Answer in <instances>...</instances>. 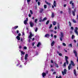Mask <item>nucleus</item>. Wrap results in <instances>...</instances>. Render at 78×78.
<instances>
[{"label":"nucleus","instance_id":"nucleus-23","mask_svg":"<svg viewBox=\"0 0 78 78\" xmlns=\"http://www.w3.org/2000/svg\"><path fill=\"white\" fill-rule=\"evenodd\" d=\"M45 2L46 3V4H47V5H50V3H48V2H47V1H45Z\"/></svg>","mask_w":78,"mask_h":78},{"label":"nucleus","instance_id":"nucleus-33","mask_svg":"<svg viewBox=\"0 0 78 78\" xmlns=\"http://www.w3.org/2000/svg\"><path fill=\"white\" fill-rule=\"evenodd\" d=\"M44 9H46L47 8V5H44Z\"/></svg>","mask_w":78,"mask_h":78},{"label":"nucleus","instance_id":"nucleus-53","mask_svg":"<svg viewBox=\"0 0 78 78\" xmlns=\"http://www.w3.org/2000/svg\"><path fill=\"white\" fill-rule=\"evenodd\" d=\"M54 37L55 39H56V35H55L54 36Z\"/></svg>","mask_w":78,"mask_h":78},{"label":"nucleus","instance_id":"nucleus-21","mask_svg":"<svg viewBox=\"0 0 78 78\" xmlns=\"http://www.w3.org/2000/svg\"><path fill=\"white\" fill-rule=\"evenodd\" d=\"M75 9H74V11H73L72 12H73V16H75Z\"/></svg>","mask_w":78,"mask_h":78},{"label":"nucleus","instance_id":"nucleus-24","mask_svg":"<svg viewBox=\"0 0 78 78\" xmlns=\"http://www.w3.org/2000/svg\"><path fill=\"white\" fill-rule=\"evenodd\" d=\"M65 58L66 61H67V59H69V58L68 57H67V56H65Z\"/></svg>","mask_w":78,"mask_h":78},{"label":"nucleus","instance_id":"nucleus-38","mask_svg":"<svg viewBox=\"0 0 78 78\" xmlns=\"http://www.w3.org/2000/svg\"><path fill=\"white\" fill-rule=\"evenodd\" d=\"M24 50H27V47L24 46Z\"/></svg>","mask_w":78,"mask_h":78},{"label":"nucleus","instance_id":"nucleus-12","mask_svg":"<svg viewBox=\"0 0 78 78\" xmlns=\"http://www.w3.org/2000/svg\"><path fill=\"white\" fill-rule=\"evenodd\" d=\"M73 51H74V53L75 54V56H76V57H77V53L76 52V51L74 50Z\"/></svg>","mask_w":78,"mask_h":78},{"label":"nucleus","instance_id":"nucleus-42","mask_svg":"<svg viewBox=\"0 0 78 78\" xmlns=\"http://www.w3.org/2000/svg\"><path fill=\"white\" fill-rule=\"evenodd\" d=\"M56 78H61V76H59V77L56 76Z\"/></svg>","mask_w":78,"mask_h":78},{"label":"nucleus","instance_id":"nucleus-4","mask_svg":"<svg viewBox=\"0 0 78 78\" xmlns=\"http://www.w3.org/2000/svg\"><path fill=\"white\" fill-rule=\"evenodd\" d=\"M67 72V70L66 69H64L63 71H62V73L63 75H66V72Z\"/></svg>","mask_w":78,"mask_h":78},{"label":"nucleus","instance_id":"nucleus-11","mask_svg":"<svg viewBox=\"0 0 78 78\" xmlns=\"http://www.w3.org/2000/svg\"><path fill=\"white\" fill-rule=\"evenodd\" d=\"M28 54H26L25 56L24 59L25 60H27V58H28Z\"/></svg>","mask_w":78,"mask_h":78},{"label":"nucleus","instance_id":"nucleus-45","mask_svg":"<svg viewBox=\"0 0 78 78\" xmlns=\"http://www.w3.org/2000/svg\"><path fill=\"white\" fill-rule=\"evenodd\" d=\"M66 61V64L67 65L69 64V62H68V60Z\"/></svg>","mask_w":78,"mask_h":78},{"label":"nucleus","instance_id":"nucleus-7","mask_svg":"<svg viewBox=\"0 0 78 78\" xmlns=\"http://www.w3.org/2000/svg\"><path fill=\"white\" fill-rule=\"evenodd\" d=\"M73 73L74 74V75H75V76H77L78 75V74L76 73V70L75 69H74L73 71Z\"/></svg>","mask_w":78,"mask_h":78},{"label":"nucleus","instance_id":"nucleus-61","mask_svg":"<svg viewBox=\"0 0 78 78\" xmlns=\"http://www.w3.org/2000/svg\"><path fill=\"white\" fill-rule=\"evenodd\" d=\"M32 45L33 46H34V43L33 42L32 44Z\"/></svg>","mask_w":78,"mask_h":78},{"label":"nucleus","instance_id":"nucleus-56","mask_svg":"<svg viewBox=\"0 0 78 78\" xmlns=\"http://www.w3.org/2000/svg\"><path fill=\"white\" fill-rule=\"evenodd\" d=\"M21 36V34L19 33L18 34V36Z\"/></svg>","mask_w":78,"mask_h":78},{"label":"nucleus","instance_id":"nucleus-44","mask_svg":"<svg viewBox=\"0 0 78 78\" xmlns=\"http://www.w3.org/2000/svg\"><path fill=\"white\" fill-rule=\"evenodd\" d=\"M35 31L36 32H37V28H36V29L35 30Z\"/></svg>","mask_w":78,"mask_h":78},{"label":"nucleus","instance_id":"nucleus-13","mask_svg":"<svg viewBox=\"0 0 78 78\" xmlns=\"http://www.w3.org/2000/svg\"><path fill=\"white\" fill-rule=\"evenodd\" d=\"M71 65L72 64V66H75V64H74V63L73 62V61H71Z\"/></svg>","mask_w":78,"mask_h":78},{"label":"nucleus","instance_id":"nucleus-54","mask_svg":"<svg viewBox=\"0 0 78 78\" xmlns=\"http://www.w3.org/2000/svg\"><path fill=\"white\" fill-rule=\"evenodd\" d=\"M58 29H59V24H58Z\"/></svg>","mask_w":78,"mask_h":78},{"label":"nucleus","instance_id":"nucleus-14","mask_svg":"<svg viewBox=\"0 0 78 78\" xmlns=\"http://www.w3.org/2000/svg\"><path fill=\"white\" fill-rule=\"evenodd\" d=\"M16 38L17 39L18 41H20V38L19 36H17Z\"/></svg>","mask_w":78,"mask_h":78},{"label":"nucleus","instance_id":"nucleus-48","mask_svg":"<svg viewBox=\"0 0 78 78\" xmlns=\"http://www.w3.org/2000/svg\"><path fill=\"white\" fill-rule=\"evenodd\" d=\"M40 2H38V5L39 6L40 5Z\"/></svg>","mask_w":78,"mask_h":78},{"label":"nucleus","instance_id":"nucleus-6","mask_svg":"<svg viewBox=\"0 0 78 78\" xmlns=\"http://www.w3.org/2000/svg\"><path fill=\"white\" fill-rule=\"evenodd\" d=\"M29 34L30 35L29 36V38L30 39H31V37L33 36V35L32 34V33H31V32H30Z\"/></svg>","mask_w":78,"mask_h":78},{"label":"nucleus","instance_id":"nucleus-43","mask_svg":"<svg viewBox=\"0 0 78 78\" xmlns=\"http://www.w3.org/2000/svg\"><path fill=\"white\" fill-rule=\"evenodd\" d=\"M37 19H36L35 20V23H37Z\"/></svg>","mask_w":78,"mask_h":78},{"label":"nucleus","instance_id":"nucleus-39","mask_svg":"<svg viewBox=\"0 0 78 78\" xmlns=\"http://www.w3.org/2000/svg\"><path fill=\"white\" fill-rule=\"evenodd\" d=\"M55 67H57V68L58 67V65L57 64H55Z\"/></svg>","mask_w":78,"mask_h":78},{"label":"nucleus","instance_id":"nucleus-31","mask_svg":"<svg viewBox=\"0 0 78 78\" xmlns=\"http://www.w3.org/2000/svg\"><path fill=\"white\" fill-rule=\"evenodd\" d=\"M75 36H74V35H72V39H74V38H75Z\"/></svg>","mask_w":78,"mask_h":78},{"label":"nucleus","instance_id":"nucleus-27","mask_svg":"<svg viewBox=\"0 0 78 78\" xmlns=\"http://www.w3.org/2000/svg\"><path fill=\"white\" fill-rule=\"evenodd\" d=\"M24 23L25 25H26V24H27V21L25 20L24 22Z\"/></svg>","mask_w":78,"mask_h":78},{"label":"nucleus","instance_id":"nucleus-26","mask_svg":"<svg viewBox=\"0 0 78 78\" xmlns=\"http://www.w3.org/2000/svg\"><path fill=\"white\" fill-rule=\"evenodd\" d=\"M52 23L53 25H56V22L55 21H53Z\"/></svg>","mask_w":78,"mask_h":78},{"label":"nucleus","instance_id":"nucleus-16","mask_svg":"<svg viewBox=\"0 0 78 78\" xmlns=\"http://www.w3.org/2000/svg\"><path fill=\"white\" fill-rule=\"evenodd\" d=\"M18 26H16L15 27H12V29L13 30V29H14L15 30H16V29H17V28H18Z\"/></svg>","mask_w":78,"mask_h":78},{"label":"nucleus","instance_id":"nucleus-15","mask_svg":"<svg viewBox=\"0 0 78 78\" xmlns=\"http://www.w3.org/2000/svg\"><path fill=\"white\" fill-rule=\"evenodd\" d=\"M54 44H55V41H53L52 42H51V45L52 47H53V46L54 45Z\"/></svg>","mask_w":78,"mask_h":78},{"label":"nucleus","instance_id":"nucleus-25","mask_svg":"<svg viewBox=\"0 0 78 78\" xmlns=\"http://www.w3.org/2000/svg\"><path fill=\"white\" fill-rule=\"evenodd\" d=\"M68 46L69 47H72V44H69Z\"/></svg>","mask_w":78,"mask_h":78},{"label":"nucleus","instance_id":"nucleus-58","mask_svg":"<svg viewBox=\"0 0 78 78\" xmlns=\"http://www.w3.org/2000/svg\"><path fill=\"white\" fill-rule=\"evenodd\" d=\"M31 38H29V42H30V41H31Z\"/></svg>","mask_w":78,"mask_h":78},{"label":"nucleus","instance_id":"nucleus-51","mask_svg":"<svg viewBox=\"0 0 78 78\" xmlns=\"http://www.w3.org/2000/svg\"><path fill=\"white\" fill-rule=\"evenodd\" d=\"M58 55L59 56H62V54L61 53H59L58 54Z\"/></svg>","mask_w":78,"mask_h":78},{"label":"nucleus","instance_id":"nucleus-37","mask_svg":"<svg viewBox=\"0 0 78 78\" xmlns=\"http://www.w3.org/2000/svg\"><path fill=\"white\" fill-rule=\"evenodd\" d=\"M30 1H31V0H27V2L28 3V4H30V3H29V2H30Z\"/></svg>","mask_w":78,"mask_h":78},{"label":"nucleus","instance_id":"nucleus-8","mask_svg":"<svg viewBox=\"0 0 78 78\" xmlns=\"http://www.w3.org/2000/svg\"><path fill=\"white\" fill-rule=\"evenodd\" d=\"M30 27H33V26H34V23H32L31 22H30Z\"/></svg>","mask_w":78,"mask_h":78},{"label":"nucleus","instance_id":"nucleus-50","mask_svg":"<svg viewBox=\"0 0 78 78\" xmlns=\"http://www.w3.org/2000/svg\"><path fill=\"white\" fill-rule=\"evenodd\" d=\"M20 41H21V42H23V38H21Z\"/></svg>","mask_w":78,"mask_h":78},{"label":"nucleus","instance_id":"nucleus-35","mask_svg":"<svg viewBox=\"0 0 78 78\" xmlns=\"http://www.w3.org/2000/svg\"><path fill=\"white\" fill-rule=\"evenodd\" d=\"M63 66L64 67H66V62H64V64L63 65Z\"/></svg>","mask_w":78,"mask_h":78},{"label":"nucleus","instance_id":"nucleus-36","mask_svg":"<svg viewBox=\"0 0 78 78\" xmlns=\"http://www.w3.org/2000/svg\"><path fill=\"white\" fill-rule=\"evenodd\" d=\"M52 27V24H51L50 25V26L49 27V29H50V28H51Z\"/></svg>","mask_w":78,"mask_h":78},{"label":"nucleus","instance_id":"nucleus-34","mask_svg":"<svg viewBox=\"0 0 78 78\" xmlns=\"http://www.w3.org/2000/svg\"><path fill=\"white\" fill-rule=\"evenodd\" d=\"M62 45H63V46H66V44H65L64 43H62Z\"/></svg>","mask_w":78,"mask_h":78},{"label":"nucleus","instance_id":"nucleus-59","mask_svg":"<svg viewBox=\"0 0 78 78\" xmlns=\"http://www.w3.org/2000/svg\"><path fill=\"white\" fill-rule=\"evenodd\" d=\"M60 14H62V13H63V12H62V11H60Z\"/></svg>","mask_w":78,"mask_h":78},{"label":"nucleus","instance_id":"nucleus-41","mask_svg":"<svg viewBox=\"0 0 78 78\" xmlns=\"http://www.w3.org/2000/svg\"><path fill=\"white\" fill-rule=\"evenodd\" d=\"M21 60H23V56H22L21 57Z\"/></svg>","mask_w":78,"mask_h":78},{"label":"nucleus","instance_id":"nucleus-3","mask_svg":"<svg viewBox=\"0 0 78 78\" xmlns=\"http://www.w3.org/2000/svg\"><path fill=\"white\" fill-rule=\"evenodd\" d=\"M74 32L76 33V34L77 36H78V27H76L75 28Z\"/></svg>","mask_w":78,"mask_h":78},{"label":"nucleus","instance_id":"nucleus-63","mask_svg":"<svg viewBox=\"0 0 78 78\" xmlns=\"http://www.w3.org/2000/svg\"><path fill=\"white\" fill-rule=\"evenodd\" d=\"M31 14H29V17H31Z\"/></svg>","mask_w":78,"mask_h":78},{"label":"nucleus","instance_id":"nucleus-20","mask_svg":"<svg viewBox=\"0 0 78 78\" xmlns=\"http://www.w3.org/2000/svg\"><path fill=\"white\" fill-rule=\"evenodd\" d=\"M49 36H50V34H47L45 35V37H49Z\"/></svg>","mask_w":78,"mask_h":78},{"label":"nucleus","instance_id":"nucleus-62","mask_svg":"<svg viewBox=\"0 0 78 78\" xmlns=\"http://www.w3.org/2000/svg\"><path fill=\"white\" fill-rule=\"evenodd\" d=\"M66 4H64V7H66Z\"/></svg>","mask_w":78,"mask_h":78},{"label":"nucleus","instance_id":"nucleus-64","mask_svg":"<svg viewBox=\"0 0 78 78\" xmlns=\"http://www.w3.org/2000/svg\"><path fill=\"white\" fill-rule=\"evenodd\" d=\"M77 62H78V57H77Z\"/></svg>","mask_w":78,"mask_h":78},{"label":"nucleus","instance_id":"nucleus-52","mask_svg":"<svg viewBox=\"0 0 78 78\" xmlns=\"http://www.w3.org/2000/svg\"><path fill=\"white\" fill-rule=\"evenodd\" d=\"M51 37H53V34H51Z\"/></svg>","mask_w":78,"mask_h":78},{"label":"nucleus","instance_id":"nucleus-10","mask_svg":"<svg viewBox=\"0 0 78 78\" xmlns=\"http://www.w3.org/2000/svg\"><path fill=\"white\" fill-rule=\"evenodd\" d=\"M20 51L21 53V56H22V55H25V52H23V51Z\"/></svg>","mask_w":78,"mask_h":78},{"label":"nucleus","instance_id":"nucleus-60","mask_svg":"<svg viewBox=\"0 0 78 78\" xmlns=\"http://www.w3.org/2000/svg\"><path fill=\"white\" fill-rule=\"evenodd\" d=\"M21 48H22V46H19V48L20 49Z\"/></svg>","mask_w":78,"mask_h":78},{"label":"nucleus","instance_id":"nucleus-46","mask_svg":"<svg viewBox=\"0 0 78 78\" xmlns=\"http://www.w3.org/2000/svg\"><path fill=\"white\" fill-rule=\"evenodd\" d=\"M69 26L70 27H71V23H70V22H69Z\"/></svg>","mask_w":78,"mask_h":78},{"label":"nucleus","instance_id":"nucleus-57","mask_svg":"<svg viewBox=\"0 0 78 78\" xmlns=\"http://www.w3.org/2000/svg\"><path fill=\"white\" fill-rule=\"evenodd\" d=\"M56 72H54L53 73V75H55L56 74Z\"/></svg>","mask_w":78,"mask_h":78},{"label":"nucleus","instance_id":"nucleus-32","mask_svg":"<svg viewBox=\"0 0 78 78\" xmlns=\"http://www.w3.org/2000/svg\"><path fill=\"white\" fill-rule=\"evenodd\" d=\"M30 13H31V14H33V11H32V10H30Z\"/></svg>","mask_w":78,"mask_h":78},{"label":"nucleus","instance_id":"nucleus-55","mask_svg":"<svg viewBox=\"0 0 78 78\" xmlns=\"http://www.w3.org/2000/svg\"><path fill=\"white\" fill-rule=\"evenodd\" d=\"M73 2V1H71L70 2V4H71Z\"/></svg>","mask_w":78,"mask_h":78},{"label":"nucleus","instance_id":"nucleus-22","mask_svg":"<svg viewBox=\"0 0 78 78\" xmlns=\"http://www.w3.org/2000/svg\"><path fill=\"white\" fill-rule=\"evenodd\" d=\"M43 11H44V9H41L40 10V13H42Z\"/></svg>","mask_w":78,"mask_h":78},{"label":"nucleus","instance_id":"nucleus-9","mask_svg":"<svg viewBox=\"0 0 78 78\" xmlns=\"http://www.w3.org/2000/svg\"><path fill=\"white\" fill-rule=\"evenodd\" d=\"M42 76L43 78H44L46 76V73H42Z\"/></svg>","mask_w":78,"mask_h":78},{"label":"nucleus","instance_id":"nucleus-18","mask_svg":"<svg viewBox=\"0 0 78 78\" xmlns=\"http://www.w3.org/2000/svg\"><path fill=\"white\" fill-rule=\"evenodd\" d=\"M41 45V43L40 42H38L37 46L38 47H39Z\"/></svg>","mask_w":78,"mask_h":78},{"label":"nucleus","instance_id":"nucleus-47","mask_svg":"<svg viewBox=\"0 0 78 78\" xmlns=\"http://www.w3.org/2000/svg\"><path fill=\"white\" fill-rule=\"evenodd\" d=\"M71 30H73V27H71Z\"/></svg>","mask_w":78,"mask_h":78},{"label":"nucleus","instance_id":"nucleus-1","mask_svg":"<svg viewBox=\"0 0 78 78\" xmlns=\"http://www.w3.org/2000/svg\"><path fill=\"white\" fill-rule=\"evenodd\" d=\"M59 36H60L59 38L61 41H62V38L64 37V33L61 32Z\"/></svg>","mask_w":78,"mask_h":78},{"label":"nucleus","instance_id":"nucleus-5","mask_svg":"<svg viewBox=\"0 0 78 78\" xmlns=\"http://www.w3.org/2000/svg\"><path fill=\"white\" fill-rule=\"evenodd\" d=\"M56 1H54L53 5H52V8H54V6H55V7H56Z\"/></svg>","mask_w":78,"mask_h":78},{"label":"nucleus","instance_id":"nucleus-49","mask_svg":"<svg viewBox=\"0 0 78 78\" xmlns=\"http://www.w3.org/2000/svg\"><path fill=\"white\" fill-rule=\"evenodd\" d=\"M49 31H50V32H51V33H52L53 31V30H50Z\"/></svg>","mask_w":78,"mask_h":78},{"label":"nucleus","instance_id":"nucleus-28","mask_svg":"<svg viewBox=\"0 0 78 78\" xmlns=\"http://www.w3.org/2000/svg\"><path fill=\"white\" fill-rule=\"evenodd\" d=\"M49 22H50V21H49V20H48L46 22V25H48V24L49 23Z\"/></svg>","mask_w":78,"mask_h":78},{"label":"nucleus","instance_id":"nucleus-40","mask_svg":"<svg viewBox=\"0 0 78 78\" xmlns=\"http://www.w3.org/2000/svg\"><path fill=\"white\" fill-rule=\"evenodd\" d=\"M22 35H23V36H25V33H24V32L23 31L22 32Z\"/></svg>","mask_w":78,"mask_h":78},{"label":"nucleus","instance_id":"nucleus-17","mask_svg":"<svg viewBox=\"0 0 78 78\" xmlns=\"http://www.w3.org/2000/svg\"><path fill=\"white\" fill-rule=\"evenodd\" d=\"M71 64H69V65L68 66V69L69 70H70V69H71Z\"/></svg>","mask_w":78,"mask_h":78},{"label":"nucleus","instance_id":"nucleus-29","mask_svg":"<svg viewBox=\"0 0 78 78\" xmlns=\"http://www.w3.org/2000/svg\"><path fill=\"white\" fill-rule=\"evenodd\" d=\"M17 62L18 63V64H17V65H16L17 66H19V65H20V63H19V61H18Z\"/></svg>","mask_w":78,"mask_h":78},{"label":"nucleus","instance_id":"nucleus-30","mask_svg":"<svg viewBox=\"0 0 78 78\" xmlns=\"http://www.w3.org/2000/svg\"><path fill=\"white\" fill-rule=\"evenodd\" d=\"M72 20H73V22L74 23H76V20H74V19H73Z\"/></svg>","mask_w":78,"mask_h":78},{"label":"nucleus","instance_id":"nucleus-19","mask_svg":"<svg viewBox=\"0 0 78 78\" xmlns=\"http://www.w3.org/2000/svg\"><path fill=\"white\" fill-rule=\"evenodd\" d=\"M54 16H55V15L54 14V12H52V13H51L52 17V18H53V17H54Z\"/></svg>","mask_w":78,"mask_h":78},{"label":"nucleus","instance_id":"nucleus-2","mask_svg":"<svg viewBox=\"0 0 78 78\" xmlns=\"http://www.w3.org/2000/svg\"><path fill=\"white\" fill-rule=\"evenodd\" d=\"M40 20H39L40 22H44V21H45L47 19V17H45L43 18V20L41 18H40Z\"/></svg>","mask_w":78,"mask_h":78}]
</instances>
